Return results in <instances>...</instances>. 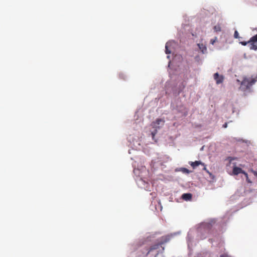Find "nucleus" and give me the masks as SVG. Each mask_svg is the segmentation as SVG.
<instances>
[{
  "label": "nucleus",
  "mask_w": 257,
  "mask_h": 257,
  "mask_svg": "<svg viewBox=\"0 0 257 257\" xmlns=\"http://www.w3.org/2000/svg\"><path fill=\"white\" fill-rule=\"evenodd\" d=\"M256 81V79L252 77H244L240 83L239 90L245 94L251 92V87Z\"/></svg>",
  "instance_id": "1"
},
{
  "label": "nucleus",
  "mask_w": 257,
  "mask_h": 257,
  "mask_svg": "<svg viewBox=\"0 0 257 257\" xmlns=\"http://www.w3.org/2000/svg\"><path fill=\"white\" fill-rule=\"evenodd\" d=\"M249 48L251 50H257V34L252 37L249 40Z\"/></svg>",
  "instance_id": "2"
},
{
  "label": "nucleus",
  "mask_w": 257,
  "mask_h": 257,
  "mask_svg": "<svg viewBox=\"0 0 257 257\" xmlns=\"http://www.w3.org/2000/svg\"><path fill=\"white\" fill-rule=\"evenodd\" d=\"M198 168L201 171H206L207 173H209L204 163H201L200 161H196L194 162V170H196Z\"/></svg>",
  "instance_id": "3"
},
{
  "label": "nucleus",
  "mask_w": 257,
  "mask_h": 257,
  "mask_svg": "<svg viewBox=\"0 0 257 257\" xmlns=\"http://www.w3.org/2000/svg\"><path fill=\"white\" fill-rule=\"evenodd\" d=\"M214 79L216 81V83L219 84L223 82L224 77L222 75H220L218 73H215L214 74Z\"/></svg>",
  "instance_id": "4"
},
{
  "label": "nucleus",
  "mask_w": 257,
  "mask_h": 257,
  "mask_svg": "<svg viewBox=\"0 0 257 257\" xmlns=\"http://www.w3.org/2000/svg\"><path fill=\"white\" fill-rule=\"evenodd\" d=\"M243 173L247 176V174L245 173L240 168L237 167H234L232 170V174L234 175H237L239 174Z\"/></svg>",
  "instance_id": "5"
},
{
  "label": "nucleus",
  "mask_w": 257,
  "mask_h": 257,
  "mask_svg": "<svg viewBox=\"0 0 257 257\" xmlns=\"http://www.w3.org/2000/svg\"><path fill=\"white\" fill-rule=\"evenodd\" d=\"M197 46L202 54L207 53V48L205 45L202 43H199L197 44Z\"/></svg>",
  "instance_id": "6"
},
{
  "label": "nucleus",
  "mask_w": 257,
  "mask_h": 257,
  "mask_svg": "<svg viewBox=\"0 0 257 257\" xmlns=\"http://www.w3.org/2000/svg\"><path fill=\"white\" fill-rule=\"evenodd\" d=\"M214 30L216 32H220L221 31V27L219 25L215 26L214 27Z\"/></svg>",
  "instance_id": "7"
},
{
  "label": "nucleus",
  "mask_w": 257,
  "mask_h": 257,
  "mask_svg": "<svg viewBox=\"0 0 257 257\" xmlns=\"http://www.w3.org/2000/svg\"><path fill=\"white\" fill-rule=\"evenodd\" d=\"M195 61L199 64L201 62V59L199 56H196L195 58Z\"/></svg>",
  "instance_id": "8"
},
{
  "label": "nucleus",
  "mask_w": 257,
  "mask_h": 257,
  "mask_svg": "<svg viewBox=\"0 0 257 257\" xmlns=\"http://www.w3.org/2000/svg\"><path fill=\"white\" fill-rule=\"evenodd\" d=\"M216 40H217V38H216V37H215V38H214V39H211V40H210V43H211V44L213 45V44L215 43V42L216 41Z\"/></svg>",
  "instance_id": "9"
},
{
  "label": "nucleus",
  "mask_w": 257,
  "mask_h": 257,
  "mask_svg": "<svg viewBox=\"0 0 257 257\" xmlns=\"http://www.w3.org/2000/svg\"><path fill=\"white\" fill-rule=\"evenodd\" d=\"M234 37L235 38H238L239 37V34L237 31H235L234 32Z\"/></svg>",
  "instance_id": "10"
},
{
  "label": "nucleus",
  "mask_w": 257,
  "mask_h": 257,
  "mask_svg": "<svg viewBox=\"0 0 257 257\" xmlns=\"http://www.w3.org/2000/svg\"><path fill=\"white\" fill-rule=\"evenodd\" d=\"M240 43H241L243 46H246L247 44H249V41H248L247 42H245V41L241 42H240Z\"/></svg>",
  "instance_id": "11"
},
{
  "label": "nucleus",
  "mask_w": 257,
  "mask_h": 257,
  "mask_svg": "<svg viewBox=\"0 0 257 257\" xmlns=\"http://www.w3.org/2000/svg\"><path fill=\"white\" fill-rule=\"evenodd\" d=\"M250 172L255 176L257 177V172L253 170H250Z\"/></svg>",
  "instance_id": "12"
},
{
  "label": "nucleus",
  "mask_w": 257,
  "mask_h": 257,
  "mask_svg": "<svg viewBox=\"0 0 257 257\" xmlns=\"http://www.w3.org/2000/svg\"><path fill=\"white\" fill-rule=\"evenodd\" d=\"M227 159L229 160V163H231V162L232 160H234V158H233L232 157H228V158H227Z\"/></svg>",
  "instance_id": "13"
},
{
  "label": "nucleus",
  "mask_w": 257,
  "mask_h": 257,
  "mask_svg": "<svg viewBox=\"0 0 257 257\" xmlns=\"http://www.w3.org/2000/svg\"><path fill=\"white\" fill-rule=\"evenodd\" d=\"M220 257H230V256L226 254H223L220 255Z\"/></svg>",
  "instance_id": "14"
},
{
  "label": "nucleus",
  "mask_w": 257,
  "mask_h": 257,
  "mask_svg": "<svg viewBox=\"0 0 257 257\" xmlns=\"http://www.w3.org/2000/svg\"><path fill=\"white\" fill-rule=\"evenodd\" d=\"M223 127L224 128H226L227 127V122H225L223 125Z\"/></svg>",
  "instance_id": "15"
}]
</instances>
